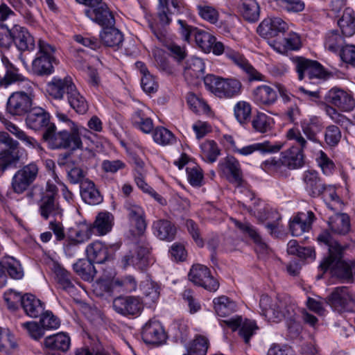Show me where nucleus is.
<instances>
[{
  "instance_id": "f257e3e1",
  "label": "nucleus",
  "mask_w": 355,
  "mask_h": 355,
  "mask_svg": "<svg viewBox=\"0 0 355 355\" xmlns=\"http://www.w3.org/2000/svg\"><path fill=\"white\" fill-rule=\"evenodd\" d=\"M261 314L268 321L278 322L283 319L289 320L288 329L295 335L300 332V326L295 321V305L288 299L276 298L272 300L267 295H261L259 301Z\"/></svg>"
},
{
  "instance_id": "f03ea898",
  "label": "nucleus",
  "mask_w": 355,
  "mask_h": 355,
  "mask_svg": "<svg viewBox=\"0 0 355 355\" xmlns=\"http://www.w3.org/2000/svg\"><path fill=\"white\" fill-rule=\"evenodd\" d=\"M318 241L327 245L329 250V256L323 259L319 266L320 270L324 272L330 269L331 272L338 277L352 281V264L342 259L344 248L334 241L327 231L318 236Z\"/></svg>"
},
{
  "instance_id": "7ed1b4c3",
  "label": "nucleus",
  "mask_w": 355,
  "mask_h": 355,
  "mask_svg": "<svg viewBox=\"0 0 355 355\" xmlns=\"http://www.w3.org/2000/svg\"><path fill=\"white\" fill-rule=\"evenodd\" d=\"M21 89L10 94L7 102V111L12 115L22 116L32 108L35 98V85L31 80L24 79L18 81Z\"/></svg>"
},
{
  "instance_id": "20e7f679",
  "label": "nucleus",
  "mask_w": 355,
  "mask_h": 355,
  "mask_svg": "<svg viewBox=\"0 0 355 355\" xmlns=\"http://www.w3.org/2000/svg\"><path fill=\"white\" fill-rule=\"evenodd\" d=\"M42 139L52 149L71 148L76 150L82 146L78 128H71L69 132L65 130L56 132L55 125H51L44 131Z\"/></svg>"
},
{
  "instance_id": "39448f33",
  "label": "nucleus",
  "mask_w": 355,
  "mask_h": 355,
  "mask_svg": "<svg viewBox=\"0 0 355 355\" xmlns=\"http://www.w3.org/2000/svg\"><path fill=\"white\" fill-rule=\"evenodd\" d=\"M206 88L220 98H231L239 96L242 91V83L236 78H223L213 74L204 78Z\"/></svg>"
},
{
  "instance_id": "423d86ee",
  "label": "nucleus",
  "mask_w": 355,
  "mask_h": 355,
  "mask_svg": "<svg viewBox=\"0 0 355 355\" xmlns=\"http://www.w3.org/2000/svg\"><path fill=\"white\" fill-rule=\"evenodd\" d=\"M37 44L39 51L32 62L33 73L37 76L50 75L54 71L53 64L56 60L53 55L55 48L42 40H39Z\"/></svg>"
},
{
  "instance_id": "0eeeda50",
  "label": "nucleus",
  "mask_w": 355,
  "mask_h": 355,
  "mask_svg": "<svg viewBox=\"0 0 355 355\" xmlns=\"http://www.w3.org/2000/svg\"><path fill=\"white\" fill-rule=\"evenodd\" d=\"M18 144L7 133L0 136V173L17 166L19 160Z\"/></svg>"
},
{
  "instance_id": "6e6552de",
  "label": "nucleus",
  "mask_w": 355,
  "mask_h": 355,
  "mask_svg": "<svg viewBox=\"0 0 355 355\" xmlns=\"http://www.w3.org/2000/svg\"><path fill=\"white\" fill-rule=\"evenodd\" d=\"M334 311L341 313L353 311L355 309V296L345 286L337 287L324 300Z\"/></svg>"
},
{
  "instance_id": "1a4fd4ad",
  "label": "nucleus",
  "mask_w": 355,
  "mask_h": 355,
  "mask_svg": "<svg viewBox=\"0 0 355 355\" xmlns=\"http://www.w3.org/2000/svg\"><path fill=\"white\" fill-rule=\"evenodd\" d=\"M39 173L35 163H30L18 170L12 179V188L15 193L21 194L34 182Z\"/></svg>"
},
{
  "instance_id": "9d476101",
  "label": "nucleus",
  "mask_w": 355,
  "mask_h": 355,
  "mask_svg": "<svg viewBox=\"0 0 355 355\" xmlns=\"http://www.w3.org/2000/svg\"><path fill=\"white\" fill-rule=\"evenodd\" d=\"M189 279L195 285L214 292L219 287V282L211 274L210 270L205 266L193 265L188 275Z\"/></svg>"
},
{
  "instance_id": "9b49d317",
  "label": "nucleus",
  "mask_w": 355,
  "mask_h": 355,
  "mask_svg": "<svg viewBox=\"0 0 355 355\" xmlns=\"http://www.w3.org/2000/svg\"><path fill=\"white\" fill-rule=\"evenodd\" d=\"M149 249L144 245L137 244L121 258L124 268L133 266L136 269L144 270L150 264Z\"/></svg>"
},
{
  "instance_id": "f8f14e48",
  "label": "nucleus",
  "mask_w": 355,
  "mask_h": 355,
  "mask_svg": "<svg viewBox=\"0 0 355 355\" xmlns=\"http://www.w3.org/2000/svg\"><path fill=\"white\" fill-rule=\"evenodd\" d=\"M225 138L232 144L234 152L244 156L250 155L256 151L263 154L275 153L279 152L284 146V144L280 141L272 143L270 141H264L261 143H255L239 148L235 146V142L232 136H227Z\"/></svg>"
},
{
  "instance_id": "ddd939ff",
  "label": "nucleus",
  "mask_w": 355,
  "mask_h": 355,
  "mask_svg": "<svg viewBox=\"0 0 355 355\" xmlns=\"http://www.w3.org/2000/svg\"><path fill=\"white\" fill-rule=\"evenodd\" d=\"M26 126L33 130L40 131L48 129L51 125L49 113L41 107H32L26 114Z\"/></svg>"
},
{
  "instance_id": "4468645a",
  "label": "nucleus",
  "mask_w": 355,
  "mask_h": 355,
  "mask_svg": "<svg viewBox=\"0 0 355 355\" xmlns=\"http://www.w3.org/2000/svg\"><path fill=\"white\" fill-rule=\"evenodd\" d=\"M218 168L227 177L228 181L237 187L243 183V173L239 162L233 156H227L220 161Z\"/></svg>"
},
{
  "instance_id": "2eb2a0df",
  "label": "nucleus",
  "mask_w": 355,
  "mask_h": 355,
  "mask_svg": "<svg viewBox=\"0 0 355 355\" xmlns=\"http://www.w3.org/2000/svg\"><path fill=\"white\" fill-rule=\"evenodd\" d=\"M130 222L133 224L139 234H141L146 229L145 211L141 206L135 201L128 199L123 205Z\"/></svg>"
},
{
  "instance_id": "dca6fc26",
  "label": "nucleus",
  "mask_w": 355,
  "mask_h": 355,
  "mask_svg": "<svg viewBox=\"0 0 355 355\" xmlns=\"http://www.w3.org/2000/svg\"><path fill=\"white\" fill-rule=\"evenodd\" d=\"M85 14L92 21L101 26L103 28L115 25L114 15L104 2L94 8L86 9Z\"/></svg>"
},
{
  "instance_id": "f3484780",
  "label": "nucleus",
  "mask_w": 355,
  "mask_h": 355,
  "mask_svg": "<svg viewBox=\"0 0 355 355\" xmlns=\"http://www.w3.org/2000/svg\"><path fill=\"white\" fill-rule=\"evenodd\" d=\"M325 99L329 103L345 112L352 110L355 106V101L352 94L337 87L330 89L327 94Z\"/></svg>"
},
{
  "instance_id": "a211bd4d",
  "label": "nucleus",
  "mask_w": 355,
  "mask_h": 355,
  "mask_svg": "<svg viewBox=\"0 0 355 355\" xmlns=\"http://www.w3.org/2000/svg\"><path fill=\"white\" fill-rule=\"evenodd\" d=\"M286 29L287 24L280 17H268L260 23L257 31L261 37L270 39L285 32Z\"/></svg>"
},
{
  "instance_id": "6ab92c4d",
  "label": "nucleus",
  "mask_w": 355,
  "mask_h": 355,
  "mask_svg": "<svg viewBox=\"0 0 355 355\" xmlns=\"http://www.w3.org/2000/svg\"><path fill=\"white\" fill-rule=\"evenodd\" d=\"M114 310L123 315H135L139 314L143 309L141 300L138 297H119L114 300Z\"/></svg>"
},
{
  "instance_id": "aec40b11",
  "label": "nucleus",
  "mask_w": 355,
  "mask_h": 355,
  "mask_svg": "<svg viewBox=\"0 0 355 355\" xmlns=\"http://www.w3.org/2000/svg\"><path fill=\"white\" fill-rule=\"evenodd\" d=\"M303 181L306 191L313 198L320 196L327 189V184L315 171H305L303 175Z\"/></svg>"
},
{
  "instance_id": "412c9836",
  "label": "nucleus",
  "mask_w": 355,
  "mask_h": 355,
  "mask_svg": "<svg viewBox=\"0 0 355 355\" xmlns=\"http://www.w3.org/2000/svg\"><path fill=\"white\" fill-rule=\"evenodd\" d=\"M13 44L21 51H33L35 40L26 28L19 24L12 26Z\"/></svg>"
},
{
  "instance_id": "4be33fe9",
  "label": "nucleus",
  "mask_w": 355,
  "mask_h": 355,
  "mask_svg": "<svg viewBox=\"0 0 355 355\" xmlns=\"http://www.w3.org/2000/svg\"><path fill=\"white\" fill-rule=\"evenodd\" d=\"M205 73V63L201 58H191L186 62L184 76L189 84L196 85L198 79L203 78Z\"/></svg>"
},
{
  "instance_id": "5701e85b",
  "label": "nucleus",
  "mask_w": 355,
  "mask_h": 355,
  "mask_svg": "<svg viewBox=\"0 0 355 355\" xmlns=\"http://www.w3.org/2000/svg\"><path fill=\"white\" fill-rule=\"evenodd\" d=\"M6 1L23 17L25 23L31 26H34L37 23L35 15L37 8L35 0H24L26 4H24L21 0Z\"/></svg>"
},
{
  "instance_id": "b1692460",
  "label": "nucleus",
  "mask_w": 355,
  "mask_h": 355,
  "mask_svg": "<svg viewBox=\"0 0 355 355\" xmlns=\"http://www.w3.org/2000/svg\"><path fill=\"white\" fill-rule=\"evenodd\" d=\"M72 79L67 76L64 78L53 77L47 83L46 92L49 96L55 99H62L64 94H68L71 88H73Z\"/></svg>"
},
{
  "instance_id": "393cba45",
  "label": "nucleus",
  "mask_w": 355,
  "mask_h": 355,
  "mask_svg": "<svg viewBox=\"0 0 355 355\" xmlns=\"http://www.w3.org/2000/svg\"><path fill=\"white\" fill-rule=\"evenodd\" d=\"M181 12V6L178 0H159L157 16L162 26L170 24L171 16Z\"/></svg>"
},
{
  "instance_id": "a878e982",
  "label": "nucleus",
  "mask_w": 355,
  "mask_h": 355,
  "mask_svg": "<svg viewBox=\"0 0 355 355\" xmlns=\"http://www.w3.org/2000/svg\"><path fill=\"white\" fill-rule=\"evenodd\" d=\"M142 338L146 343L159 345L165 340L166 335L159 322L149 321L143 327Z\"/></svg>"
},
{
  "instance_id": "bb28decb",
  "label": "nucleus",
  "mask_w": 355,
  "mask_h": 355,
  "mask_svg": "<svg viewBox=\"0 0 355 355\" xmlns=\"http://www.w3.org/2000/svg\"><path fill=\"white\" fill-rule=\"evenodd\" d=\"M51 268L56 276L60 288L71 295H76L77 288L72 282L71 275L55 261L52 262Z\"/></svg>"
},
{
  "instance_id": "cd10ccee",
  "label": "nucleus",
  "mask_w": 355,
  "mask_h": 355,
  "mask_svg": "<svg viewBox=\"0 0 355 355\" xmlns=\"http://www.w3.org/2000/svg\"><path fill=\"white\" fill-rule=\"evenodd\" d=\"M241 322L242 318L240 316H236L224 320V322H225L229 327L232 329L233 331H235L239 327L241 326L239 335L243 338L245 343L248 344L250 338L254 334V331L258 329V327L254 321L245 320L243 323H241Z\"/></svg>"
},
{
  "instance_id": "c85d7f7f",
  "label": "nucleus",
  "mask_w": 355,
  "mask_h": 355,
  "mask_svg": "<svg viewBox=\"0 0 355 355\" xmlns=\"http://www.w3.org/2000/svg\"><path fill=\"white\" fill-rule=\"evenodd\" d=\"M101 42L105 46L115 50L121 48L123 42V34L114 26L105 27L99 34Z\"/></svg>"
},
{
  "instance_id": "c756f323",
  "label": "nucleus",
  "mask_w": 355,
  "mask_h": 355,
  "mask_svg": "<svg viewBox=\"0 0 355 355\" xmlns=\"http://www.w3.org/2000/svg\"><path fill=\"white\" fill-rule=\"evenodd\" d=\"M315 218L312 211L299 213L290 223V230L293 236H299L309 231Z\"/></svg>"
},
{
  "instance_id": "7c9ffc66",
  "label": "nucleus",
  "mask_w": 355,
  "mask_h": 355,
  "mask_svg": "<svg viewBox=\"0 0 355 355\" xmlns=\"http://www.w3.org/2000/svg\"><path fill=\"white\" fill-rule=\"evenodd\" d=\"M38 206L40 214L45 220L62 215V210L56 198L42 196L38 200Z\"/></svg>"
},
{
  "instance_id": "2f4dec72",
  "label": "nucleus",
  "mask_w": 355,
  "mask_h": 355,
  "mask_svg": "<svg viewBox=\"0 0 355 355\" xmlns=\"http://www.w3.org/2000/svg\"><path fill=\"white\" fill-rule=\"evenodd\" d=\"M154 234L160 240L171 241L175 239L176 227L173 223L166 219H158L153 222Z\"/></svg>"
},
{
  "instance_id": "473e14b6",
  "label": "nucleus",
  "mask_w": 355,
  "mask_h": 355,
  "mask_svg": "<svg viewBox=\"0 0 355 355\" xmlns=\"http://www.w3.org/2000/svg\"><path fill=\"white\" fill-rule=\"evenodd\" d=\"M277 99L276 91L268 85H261L253 91V100L259 105L270 106Z\"/></svg>"
},
{
  "instance_id": "72a5a7b5",
  "label": "nucleus",
  "mask_w": 355,
  "mask_h": 355,
  "mask_svg": "<svg viewBox=\"0 0 355 355\" xmlns=\"http://www.w3.org/2000/svg\"><path fill=\"white\" fill-rule=\"evenodd\" d=\"M80 190L81 198L87 204L96 205L102 202L103 196L92 181L83 182Z\"/></svg>"
},
{
  "instance_id": "f704fd0d",
  "label": "nucleus",
  "mask_w": 355,
  "mask_h": 355,
  "mask_svg": "<svg viewBox=\"0 0 355 355\" xmlns=\"http://www.w3.org/2000/svg\"><path fill=\"white\" fill-rule=\"evenodd\" d=\"M284 166L289 169H296L304 165L303 152L297 146H292L281 153Z\"/></svg>"
},
{
  "instance_id": "c9c22d12",
  "label": "nucleus",
  "mask_w": 355,
  "mask_h": 355,
  "mask_svg": "<svg viewBox=\"0 0 355 355\" xmlns=\"http://www.w3.org/2000/svg\"><path fill=\"white\" fill-rule=\"evenodd\" d=\"M1 61L6 69V74L0 78V87H7L9 85L26 79L23 75L18 73L17 69L4 55L1 56Z\"/></svg>"
},
{
  "instance_id": "e433bc0d",
  "label": "nucleus",
  "mask_w": 355,
  "mask_h": 355,
  "mask_svg": "<svg viewBox=\"0 0 355 355\" xmlns=\"http://www.w3.org/2000/svg\"><path fill=\"white\" fill-rule=\"evenodd\" d=\"M21 306L26 314L31 318H37L44 311V304L31 294L23 295Z\"/></svg>"
},
{
  "instance_id": "4c0bfd02",
  "label": "nucleus",
  "mask_w": 355,
  "mask_h": 355,
  "mask_svg": "<svg viewBox=\"0 0 355 355\" xmlns=\"http://www.w3.org/2000/svg\"><path fill=\"white\" fill-rule=\"evenodd\" d=\"M87 259L96 263H103L108 258V249L103 243L94 241L85 250Z\"/></svg>"
},
{
  "instance_id": "58836bf2",
  "label": "nucleus",
  "mask_w": 355,
  "mask_h": 355,
  "mask_svg": "<svg viewBox=\"0 0 355 355\" xmlns=\"http://www.w3.org/2000/svg\"><path fill=\"white\" fill-rule=\"evenodd\" d=\"M329 227L335 234L345 235L350 230L349 217L346 214L336 213L329 218Z\"/></svg>"
},
{
  "instance_id": "ea45409f",
  "label": "nucleus",
  "mask_w": 355,
  "mask_h": 355,
  "mask_svg": "<svg viewBox=\"0 0 355 355\" xmlns=\"http://www.w3.org/2000/svg\"><path fill=\"white\" fill-rule=\"evenodd\" d=\"M44 344L51 349L65 352L69 349L71 340L67 334L61 332L46 337Z\"/></svg>"
},
{
  "instance_id": "a19ab883",
  "label": "nucleus",
  "mask_w": 355,
  "mask_h": 355,
  "mask_svg": "<svg viewBox=\"0 0 355 355\" xmlns=\"http://www.w3.org/2000/svg\"><path fill=\"white\" fill-rule=\"evenodd\" d=\"M239 10L243 17L250 22H255L259 18V6L256 0H241Z\"/></svg>"
},
{
  "instance_id": "79ce46f5",
  "label": "nucleus",
  "mask_w": 355,
  "mask_h": 355,
  "mask_svg": "<svg viewBox=\"0 0 355 355\" xmlns=\"http://www.w3.org/2000/svg\"><path fill=\"white\" fill-rule=\"evenodd\" d=\"M73 268L78 275L87 282H92L96 272L92 261L89 259H79L73 265Z\"/></svg>"
},
{
  "instance_id": "37998d69",
  "label": "nucleus",
  "mask_w": 355,
  "mask_h": 355,
  "mask_svg": "<svg viewBox=\"0 0 355 355\" xmlns=\"http://www.w3.org/2000/svg\"><path fill=\"white\" fill-rule=\"evenodd\" d=\"M342 33L345 37H351L355 33V13L353 10L346 9L341 18L338 21Z\"/></svg>"
},
{
  "instance_id": "c03bdc74",
  "label": "nucleus",
  "mask_w": 355,
  "mask_h": 355,
  "mask_svg": "<svg viewBox=\"0 0 355 355\" xmlns=\"http://www.w3.org/2000/svg\"><path fill=\"white\" fill-rule=\"evenodd\" d=\"M67 98L70 106L78 114H83L88 110L85 98L77 90L76 85L68 92Z\"/></svg>"
},
{
  "instance_id": "a18cd8bd",
  "label": "nucleus",
  "mask_w": 355,
  "mask_h": 355,
  "mask_svg": "<svg viewBox=\"0 0 355 355\" xmlns=\"http://www.w3.org/2000/svg\"><path fill=\"white\" fill-rule=\"evenodd\" d=\"M214 304L216 313L220 317H227L236 311V303L224 295L215 298Z\"/></svg>"
},
{
  "instance_id": "49530a36",
  "label": "nucleus",
  "mask_w": 355,
  "mask_h": 355,
  "mask_svg": "<svg viewBox=\"0 0 355 355\" xmlns=\"http://www.w3.org/2000/svg\"><path fill=\"white\" fill-rule=\"evenodd\" d=\"M114 217L107 211L100 212L96 217V220L92 225L93 229H96L100 235H105L111 231L113 225Z\"/></svg>"
},
{
  "instance_id": "de8ad7c7",
  "label": "nucleus",
  "mask_w": 355,
  "mask_h": 355,
  "mask_svg": "<svg viewBox=\"0 0 355 355\" xmlns=\"http://www.w3.org/2000/svg\"><path fill=\"white\" fill-rule=\"evenodd\" d=\"M301 128L310 145L320 143L318 134L320 131V128L315 120L304 121L301 123Z\"/></svg>"
},
{
  "instance_id": "09e8293b",
  "label": "nucleus",
  "mask_w": 355,
  "mask_h": 355,
  "mask_svg": "<svg viewBox=\"0 0 355 355\" xmlns=\"http://www.w3.org/2000/svg\"><path fill=\"white\" fill-rule=\"evenodd\" d=\"M234 114L236 119L240 124H247L251 118V105L244 101H239L234 107Z\"/></svg>"
},
{
  "instance_id": "8fccbe9b",
  "label": "nucleus",
  "mask_w": 355,
  "mask_h": 355,
  "mask_svg": "<svg viewBox=\"0 0 355 355\" xmlns=\"http://www.w3.org/2000/svg\"><path fill=\"white\" fill-rule=\"evenodd\" d=\"M8 130L17 139L21 140L26 146L37 149L38 151H43L41 144L33 137L28 136L25 132L14 124H10Z\"/></svg>"
},
{
  "instance_id": "3c124183",
  "label": "nucleus",
  "mask_w": 355,
  "mask_h": 355,
  "mask_svg": "<svg viewBox=\"0 0 355 355\" xmlns=\"http://www.w3.org/2000/svg\"><path fill=\"white\" fill-rule=\"evenodd\" d=\"M3 264L5 271L6 270L9 276L15 279H20L24 276V270L18 260L12 257H3Z\"/></svg>"
},
{
  "instance_id": "603ef678",
  "label": "nucleus",
  "mask_w": 355,
  "mask_h": 355,
  "mask_svg": "<svg viewBox=\"0 0 355 355\" xmlns=\"http://www.w3.org/2000/svg\"><path fill=\"white\" fill-rule=\"evenodd\" d=\"M133 125L144 133H150L153 128L150 118L146 116L141 110H137L132 116Z\"/></svg>"
},
{
  "instance_id": "864d4df0",
  "label": "nucleus",
  "mask_w": 355,
  "mask_h": 355,
  "mask_svg": "<svg viewBox=\"0 0 355 355\" xmlns=\"http://www.w3.org/2000/svg\"><path fill=\"white\" fill-rule=\"evenodd\" d=\"M322 194L326 205L329 209L334 211L342 210L343 204L332 187L327 185V189Z\"/></svg>"
},
{
  "instance_id": "5fc2aeb1",
  "label": "nucleus",
  "mask_w": 355,
  "mask_h": 355,
  "mask_svg": "<svg viewBox=\"0 0 355 355\" xmlns=\"http://www.w3.org/2000/svg\"><path fill=\"white\" fill-rule=\"evenodd\" d=\"M236 66L246 74L250 81L263 80L264 76L249 62L243 54Z\"/></svg>"
},
{
  "instance_id": "6e6d98bb",
  "label": "nucleus",
  "mask_w": 355,
  "mask_h": 355,
  "mask_svg": "<svg viewBox=\"0 0 355 355\" xmlns=\"http://www.w3.org/2000/svg\"><path fill=\"white\" fill-rule=\"evenodd\" d=\"M236 66L246 74L250 81L263 80L264 76L249 62L243 54Z\"/></svg>"
},
{
  "instance_id": "4d7b16f0",
  "label": "nucleus",
  "mask_w": 355,
  "mask_h": 355,
  "mask_svg": "<svg viewBox=\"0 0 355 355\" xmlns=\"http://www.w3.org/2000/svg\"><path fill=\"white\" fill-rule=\"evenodd\" d=\"M272 119L264 113L259 112L252 120V126L254 131L266 133L272 129Z\"/></svg>"
},
{
  "instance_id": "13d9d810",
  "label": "nucleus",
  "mask_w": 355,
  "mask_h": 355,
  "mask_svg": "<svg viewBox=\"0 0 355 355\" xmlns=\"http://www.w3.org/2000/svg\"><path fill=\"white\" fill-rule=\"evenodd\" d=\"M195 41L198 47L205 53H210L211 45L214 42L215 37L209 33L198 29L194 36Z\"/></svg>"
},
{
  "instance_id": "bf43d9fd",
  "label": "nucleus",
  "mask_w": 355,
  "mask_h": 355,
  "mask_svg": "<svg viewBox=\"0 0 355 355\" xmlns=\"http://www.w3.org/2000/svg\"><path fill=\"white\" fill-rule=\"evenodd\" d=\"M202 158L209 163H214L216 161L220 155V150L216 143L213 141H207L201 144Z\"/></svg>"
},
{
  "instance_id": "052dcab7",
  "label": "nucleus",
  "mask_w": 355,
  "mask_h": 355,
  "mask_svg": "<svg viewBox=\"0 0 355 355\" xmlns=\"http://www.w3.org/2000/svg\"><path fill=\"white\" fill-rule=\"evenodd\" d=\"M343 38L340 35L337 30H332L327 33L325 35L324 46L331 52H337L343 47Z\"/></svg>"
},
{
  "instance_id": "680f3d73",
  "label": "nucleus",
  "mask_w": 355,
  "mask_h": 355,
  "mask_svg": "<svg viewBox=\"0 0 355 355\" xmlns=\"http://www.w3.org/2000/svg\"><path fill=\"white\" fill-rule=\"evenodd\" d=\"M154 141L160 145H171L175 142V137L168 129L159 126L153 132Z\"/></svg>"
},
{
  "instance_id": "e2e57ef3",
  "label": "nucleus",
  "mask_w": 355,
  "mask_h": 355,
  "mask_svg": "<svg viewBox=\"0 0 355 355\" xmlns=\"http://www.w3.org/2000/svg\"><path fill=\"white\" fill-rule=\"evenodd\" d=\"M208 340L202 336H197L187 348L188 355H206Z\"/></svg>"
},
{
  "instance_id": "0e129e2a",
  "label": "nucleus",
  "mask_w": 355,
  "mask_h": 355,
  "mask_svg": "<svg viewBox=\"0 0 355 355\" xmlns=\"http://www.w3.org/2000/svg\"><path fill=\"white\" fill-rule=\"evenodd\" d=\"M286 137L289 140H293L299 146L298 148L301 151L312 150V146L309 142L304 137L298 128H293L286 132Z\"/></svg>"
},
{
  "instance_id": "69168bd1",
  "label": "nucleus",
  "mask_w": 355,
  "mask_h": 355,
  "mask_svg": "<svg viewBox=\"0 0 355 355\" xmlns=\"http://www.w3.org/2000/svg\"><path fill=\"white\" fill-rule=\"evenodd\" d=\"M236 226L243 233L248 234L254 241L262 249H266L267 245L262 241L260 235L257 233L254 227L249 223H241L238 220L234 221Z\"/></svg>"
},
{
  "instance_id": "338daca9",
  "label": "nucleus",
  "mask_w": 355,
  "mask_h": 355,
  "mask_svg": "<svg viewBox=\"0 0 355 355\" xmlns=\"http://www.w3.org/2000/svg\"><path fill=\"white\" fill-rule=\"evenodd\" d=\"M187 98L188 105L194 112L205 114L210 111V107L207 103L196 94L193 93L188 94Z\"/></svg>"
},
{
  "instance_id": "774afa93",
  "label": "nucleus",
  "mask_w": 355,
  "mask_h": 355,
  "mask_svg": "<svg viewBox=\"0 0 355 355\" xmlns=\"http://www.w3.org/2000/svg\"><path fill=\"white\" fill-rule=\"evenodd\" d=\"M291 60L295 64V69L297 73L298 79L300 80H303L313 60L300 56L292 57Z\"/></svg>"
}]
</instances>
